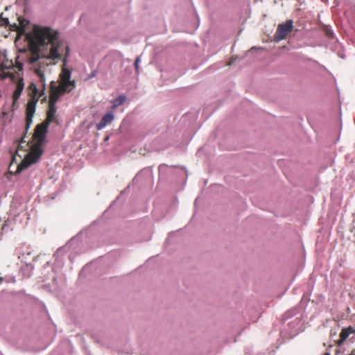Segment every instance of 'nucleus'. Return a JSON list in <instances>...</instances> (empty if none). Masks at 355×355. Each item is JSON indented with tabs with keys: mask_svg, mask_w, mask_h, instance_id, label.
<instances>
[{
	"mask_svg": "<svg viewBox=\"0 0 355 355\" xmlns=\"http://www.w3.org/2000/svg\"><path fill=\"white\" fill-rule=\"evenodd\" d=\"M17 19V24L14 23L10 26L19 35H24L29 47L28 62L30 64L38 62L35 66L34 71L42 84V96L45 90L44 71L49 65L46 60L60 59L63 53L67 57L69 47L60 39L58 33L51 28L35 26L32 32L26 33L25 29L29 25V21L21 17Z\"/></svg>",
	"mask_w": 355,
	"mask_h": 355,
	"instance_id": "obj_1",
	"label": "nucleus"
},
{
	"mask_svg": "<svg viewBox=\"0 0 355 355\" xmlns=\"http://www.w3.org/2000/svg\"><path fill=\"white\" fill-rule=\"evenodd\" d=\"M49 125L44 121L36 125L33 135L35 143L30 146V151L24 156L20 164H17L16 171L14 173L15 174L21 173L33 164L37 162L43 154L42 147L44 143Z\"/></svg>",
	"mask_w": 355,
	"mask_h": 355,
	"instance_id": "obj_2",
	"label": "nucleus"
},
{
	"mask_svg": "<svg viewBox=\"0 0 355 355\" xmlns=\"http://www.w3.org/2000/svg\"><path fill=\"white\" fill-rule=\"evenodd\" d=\"M304 331V322L300 317H296L291 321L285 324L284 322L283 327L280 331V336L284 342L294 338L300 333Z\"/></svg>",
	"mask_w": 355,
	"mask_h": 355,
	"instance_id": "obj_3",
	"label": "nucleus"
},
{
	"mask_svg": "<svg viewBox=\"0 0 355 355\" xmlns=\"http://www.w3.org/2000/svg\"><path fill=\"white\" fill-rule=\"evenodd\" d=\"M30 91V95L31 96V100L28 101L26 105V130L29 128L31 124L33 122V117L35 111V105L39 100L37 97L38 90L35 83H32L28 86Z\"/></svg>",
	"mask_w": 355,
	"mask_h": 355,
	"instance_id": "obj_4",
	"label": "nucleus"
},
{
	"mask_svg": "<svg viewBox=\"0 0 355 355\" xmlns=\"http://www.w3.org/2000/svg\"><path fill=\"white\" fill-rule=\"evenodd\" d=\"M92 227V225H91L87 228L82 230L75 236L72 237L65 245L61 246L57 249L55 252L53 254V257L55 258V261L58 265L63 263V257L64 254L70 250L71 245L75 242L80 241L83 239V235L86 234L87 231Z\"/></svg>",
	"mask_w": 355,
	"mask_h": 355,
	"instance_id": "obj_5",
	"label": "nucleus"
},
{
	"mask_svg": "<svg viewBox=\"0 0 355 355\" xmlns=\"http://www.w3.org/2000/svg\"><path fill=\"white\" fill-rule=\"evenodd\" d=\"M14 68L17 69L18 71H21L23 69L22 64L20 62H17L15 65H14L12 60L6 59L2 62L0 65V79L3 80L7 78H10L12 81H15L17 78V76H19L16 72L13 73L10 70L13 69Z\"/></svg>",
	"mask_w": 355,
	"mask_h": 355,
	"instance_id": "obj_6",
	"label": "nucleus"
},
{
	"mask_svg": "<svg viewBox=\"0 0 355 355\" xmlns=\"http://www.w3.org/2000/svg\"><path fill=\"white\" fill-rule=\"evenodd\" d=\"M71 90V88L64 87L63 85L59 84V85L56 86L55 83L52 81L50 87L49 103L56 104L61 95L65 92H70Z\"/></svg>",
	"mask_w": 355,
	"mask_h": 355,
	"instance_id": "obj_7",
	"label": "nucleus"
},
{
	"mask_svg": "<svg viewBox=\"0 0 355 355\" xmlns=\"http://www.w3.org/2000/svg\"><path fill=\"white\" fill-rule=\"evenodd\" d=\"M293 28L292 20H288L285 23L279 24L274 35V40L279 42L286 39L287 35L291 33Z\"/></svg>",
	"mask_w": 355,
	"mask_h": 355,
	"instance_id": "obj_8",
	"label": "nucleus"
},
{
	"mask_svg": "<svg viewBox=\"0 0 355 355\" xmlns=\"http://www.w3.org/2000/svg\"><path fill=\"white\" fill-rule=\"evenodd\" d=\"M60 76L61 78V82L60 83V85H63L64 87L68 88H71V89L75 87L76 83L74 80H70L71 71L69 69L63 67Z\"/></svg>",
	"mask_w": 355,
	"mask_h": 355,
	"instance_id": "obj_9",
	"label": "nucleus"
},
{
	"mask_svg": "<svg viewBox=\"0 0 355 355\" xmlns=\"http://www.w3.org/2000/svg\"><path fill=\"white\" fill-rule=\"evenodd\" d=\"M24 137H25V135H24V137L21 138V139L19 142L18 146H17V149L16 150L15 154L12 155V162H11V163L10 164V166H9V169H10V173H12L10 169L12 167L13 163L15 162L16 156L18 155L20 158L21 157V155L18 154L19 151L22 150V149H24V151H26L27 150L26 148L29 147V144L28 143H26L24 146H23V144L26 143V141L24 140Z\"/></svg>",
	"mask_w": 355,
	"mask_h": 355,
	"instance_id": "obj_10",
	"label": "nucleus"
},
{
	"mask_svg": "<svg viewBox=\"0 0 355 355\" xmlns=\"http://www.w3.org/2000/svg\"><path fill=\"white\" fill-rule=\"evenodd\" d=\"M24 80L22 78H18L16 89L12 95V104L13 105L16 103L18 98H19L23 89H24Z\"/></svg>",
	"mask_w": 355,
	"mask_h": 355,
	"instance_id": "obj_11",
	"label": "nucleus"
},
{
	"mask_svg": "<svg viewBox=\"0 0 355 355\" xmlns=\"http://www.w3.org/2000/svg\"><path fill=\"white\" fill-rule=\"evenodd\" d=\"M55 113H56L55 104L49 102V109H48L47 113H46L47 116H46V119L44 121V122L47 123L48 125H49L50 123L55 121Z\"/></svg>",
	"mask_w": 355,
	"mask_h": 355,
	"instance_id": "obj_12",
	"label": "nucleus"
},
{
	"mask_svg": "<svg viewBox=\"0 0 355 355\" xmlns=\"http://www.w3.org/2000/svg\"><path fill=\"white\" fill-rule=\"evenodd\" d=\"M114 119V114L112 112H107L105 114L101 121L96 125L98 130L104 128L107 125L110 124Z\"/></svg>",
	"mask_w": 355,
	"mask_h": 355,
	"instance_id": "obj_13",
	"label": "nucleus"
},
{
	"mask_svg": "<svg viewBox=\"0 0 355 355\" xmlns=\"http://www.w3.org/2000/svg\"><path fill=\"white\" fill-rule=\"evenodd\" d=\"M355 332V329L352 327L343 329L340 333V344L344 343L349 336L350 334Z\"/></svg>",
	"mask_w": 355,
	"mask_h": 355,
	"instance_id": "obj_14",
	"label": "nucleus"
},
{
	"mask_svg": "<svg viewBox=\"0 0 355 355\" xmlns=\"http://www.w3.org/2000/svg\"><path fill=\"white\" fill-rule=\"evenodd\" d=\"M34 269L35 267L33 263H26L25 266L21 268V271L24 277L29 278L33 275Z\"/></svg>",
	"mask_w": 355,
	"mask_h": 355,
	"instance_id": "obj_15",
	"label": "nucleus"
},
{
	"mask_svg": "<svg viewBox=\"0 0 355 355\" xmlns=\"http://www.w3.org/2000/svg\"><path fill=\"white\" fill-rule=\"evenodd\" d=\"M299 312V308L297 306L293 307L292 309L287 311L284 315L282 320L285 322L288 319L295 316Z\"/></svg>",
	"mask_w": 355,
	"mask_h": 355,
	"instance_id": "obj_16",
	"label": "nucleus"
},
{
	"mask_svg": "<svg viewBox=\"0 0 355 355\" xmlns=\"http://www.w3.org/2000/svg\"><path fill=\"white\" fill-rule=\"evenodd\" d=\"M125 99H126V97L124 95H120L119 97L114 99L112 101V109L114 110V109L116 108L117 107H119V105L123 104L124 102L125 101Z\"/></svg>",
	"mask_w": 355,
	"mask_h": 355,
	"instance_id": "obj_17",
	"label": "nucleus"
},
{
	"mask_svg": "<svg viewBox=\"0 0 355 355\" xmlns=\"http://www.w3.org/2000/svg\"><path fill=\"white\" fill-rule=\"evenodd\" d=\"M12 223H3V225L1 227V234L3 235L7 233L8 231H12V227H11Z\"/></svg>",
	"mask_w": 355,
	"mask_h": 355,
	"instance_id": "obj_18",
	"label": "nucleus"
},
{
	"mask_svg": "<svg viewBox=\"0 0 355 355\" xmlns=\"http://www.w3.org/2000/svg\"><path fill=\"white\" fill-rule=\"evenodd\" d=\"M180 230H178L175 232H169L168 234V238L165 241V245H166L169 243V241L172 239L173 235H175L177 233H179L180 232Z\"/></svg>",
	"mask_w": 355,
	"mask_h": 355,
	"instance_id": "obj_19",
	"label": "nucleus"
},
{
	"mask_svg": "<svg viewBox=\"0 0 355 355\" xmlns=\"http://www.w3.org/2000/svg\"><path fill=\"white\" fill-rule=\"evenodd\" d=\"M139 58H137L135 62V69L137 71L138 70V68H139Z\"/></svg>",
	"mask_w": 355,
	"mask_h": 355,
	"instance_id": "obj_20",
	"label": "nucleus"
},
{
	"mask_svg": "<svg viewBox=\"0 0 355 355\" xmlns=\"http://www.w3.org/2000/svg\"><path fill=\"white\" fill-rule=\"evenodd\" d=\"M3 24H4L5 25H6V26H7V25H10V24H9V21H8V19H3Z\"/></svg>",
	"mask_w": 355,
	"mask_h": 355,
	"instance_id": "obj_21",
	"label": "nucleus"
},
{
	"mask_svg": "<svg viewBox=\"0 0 355 355\" xmlns=\"http://www.w3.org/2000/svg\"><path fill=\"white\" fill-rule=\"evenodd\" d=\"M37 259H38V256L34 257L33 258V261H37Z\"/></svg>",
	"mask_w": 355,
	"mask_h": 355,
	"instance_id": "obj_22",
	"label": "nucleus"
},
{
	"mask_svg": "<svg viewBox=\"0 0 355 355\" xmlns=\"http://www.w3.org/2000/svg\"><path fill=\"white\" fill-rule=\"evenodd\" d=\"M350 355H355V349H353V350L352 351V353H351V354H350Z\"/></svg>",
	"mask_w": 355,
	"mask_h": 355,
	"instance_id": "obj_23",
	"label": "nucleus"
},
{
	"mask_svg": "<svg viewBox=\"0 0 355 355\" xmlns=\"http://www.w3.org/2000/svg\"><path fill=\"white\" fill-rule=\"evenodd\" d=\"M69 259L72 261V257H71V254H69Z\"/></svg>",
	"mask_w": 355,
	"mask_h": 355,
	"instance_id": "obj_24",
	"label": "nucleus"
},
{
	"mask_svg": "<svg viewBox=\"0 0 355 355\" xmlns=\"http://www.w3.org/2000/svg\"><path fill=\"white\" fill-rule=\"evenodd\" d=\"M331 34H332V33H330L329 32V31L327 32V35H331Z\"/></svg>",
	"mask_w": 355,
	"mask_h": 355,
	"instance_id": "obj_25",
	"label": "nucleus"
}]
</instances>
